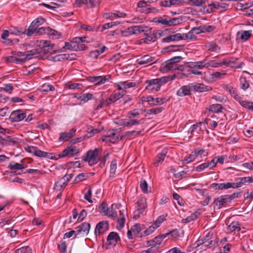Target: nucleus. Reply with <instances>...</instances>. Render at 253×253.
Listing matches in <instances>:
<instances>
[{
    "instance_id": "obj_1",
    "label": "nucleus",
    "mask_w": 253,
    "mask_h": 253,
    "mask_svg": "<svg viewBox=\"0 0 253 253\" xmlns=\"http://www.w3.org/2000/svg\"><path fill=\"white\" fill-rule=\"evenodd\" d=\"M100 149L95 148L94 150L88 151L85 155L82 157V159L84 162H88L89 165L92 166L99 161V152Z\"/></svg>"
},
{
    "instance_id": "obj_2",
    "label": "nucleus",
    "mask_w": 253,
    "mask_h": 253,
    "mask_svg": "<svg viewBox=\"0 0 253 253\" xmlns=\"http://www.w3.org/2000/svg\"><path fill=\"white\" fill-rule=\"evenodd\" d=\"M80 151V150L78 147L68 144L66 148L58 155V157L56 158L55 159L66 157H72L78 154Z\"/></svg>"
},
{
    "instance_id": "obj_3",
    "label": "nucleus",
    "mask_w": 253,
    "mask_h": 253,
    "mask_svg": "<svg viewBox=\"0 0 253 253\" xmlns=\"http://www.w3.org/2000/svg\"><path fill=\"white\" fill-rule=\"evenodd\" d=\"M40 48H38L39 51H40V54L43 53L44 54L48 52L52 53V51L55 52V45L51 43L50 41H41L40 44Z\"/></svg>"
},
{
    "instance_id": "obj_4",
    "label": "nucleus",
    "mask_w": 253,
    "mask_h": 253,
    "mask_svg": "<svg viewBox=\"0 0 253 253\" xmlns=\"http://www.w3.org/2000/svg\"><path fill=\"white\" fill-rule=\"evenodd\" d=\"M182 19L181 18H173L168 19L163 18V17H158L156 21L158 23H161L168 26H175L180 24L182 23Z\"/></svg>"
},
{
    "instance_id": "obj_5",
    "label": "nucleus",
    "mask_w": 253,
    "mask_h": 253,
    "mask_svg": "<svg viewBox=\"0 0 253 253\" xmlns=\"http://www.w3.org/2000/svg\"><path fill=\"white\" fill-rule=\"evenodd\" d=\"M109 229V223L107 221L99 222L96 225L94 234L96 236H103Z\"/></svg>"
},
{
    "instance_id": "obj_6",
    "label": "nucleus",
    "mask_w": 253,
    "mask_h": 253,
    "mask_svg": "<svg viewBox=\"0 0 253 253\" xmlns=\"http://www.w3.org/2000/svg\"><path fill=\"white\" fill-rule=\"evenodd\" d=\"M111 79L110 75H106L104 77L101 76L88 77L87 78V81L95 85L105 84Z\"/></svg>"
},
{
    "instance_id": "obj_7",
    "label": "nucleus",
    "mask_w": 253,
    "mask_h": 253,
    "mask_svg": "<svg viewBox=\"0 0 253 253\" xmlns=\"http://www.w3.org/2000/svg\"><path fill=\"white\" fill-rule=\"evenodd\" d=\"M223 89L228 91L233 98L238 101L240 104L243 101L242 97L240 95L236 88L228 84H223L222 86Z\"/></svg>"
},
{
    "instance_id": "obj_8",
    "label": "nucleus",
    "mask_w": 253,
    "mask_h": 253,
    "mask_svg": "<svg viewBox=\"0 0 253 253\" xmlns=\"http://www.w3.org/2000/svg\"><path fill=\"white\" fill-rule=\"evenodd\" d=\"M45 20L42 17H39L34 20L30 24L27 29L26 35L28 36H31L33 35V31H35L36 27H38L45 22Z\"/></svg>"
},
{
    "instance_id": "obj_9",
    "label": "nucleus",
    "mask_w": 253,
    "mask_h": 253,
    "mask_svg": "<svg viewBox=\"0 0 253 253\" xmlns=\"http://www.w3.org/2000/svg\"><path fill=\"white\" fill-rule=\"evenodd\" d=\"M26 117V113L21 110H17L11 112L9 118L12 122H17L23 120Z\"/></svg>"
},
{
    "instance_id": "obj_10",
    "label": "nucleus",
    "mask_w": 253,
    "mask_h": 253,
    "mask_svg": "<svg viewBox=\"0 0 253 253\" xmlns=\"http://www.w3.org/2000/svg\"><path fill=\"white\" fill-rule=\"evenodd\" d=\"M145 229V226L144 224L140 223H136L131 227V231L133 235L135 236H140V237H144L143 234L144 230Z\"/></svg>"
},
{
    "instance_id": "obj_11",
    "label": "nucleus",
    "mask_w": 253,
    "mask_h": 253,
    "mask_svg": "<svg viewBox=\"0 0 253 253\" xmlns=\"http://www.w3.org/2000/svg\"><path fill=\"white\" fill-rule=\"evenodd\" d=\"M120 238H105L102 240V247L106 249L113 248Z\"/></svg>"
},
{
    "instance_id": "obj_12",
    "label": "nucleus",
    "mask_w": 253,
    "mask_h": 253,
    "mask_svg": "<svg viewBox=\"0 0 253 253\" xmlns=\"http://www.w3.org/2000/svg\"><path fill=\"white\" fill-rule=\"evenodd\" d=\"M146 83L148 84L145 89L151 91H158L161 88V85L159 84L157 79L147 80Z\"/></svg>"
},
{
    "instance_id": "obj_13",
    "label": "nucleus",
    "mask_w": 253,
    "mask_h": 253,
    "mask_svg": "<svg viewBox=\"0 0 253 253\" xmlns=\"http://www.w3.org/2000/svg\"><path fill=\"white\" fill-rule=\"evenodd\" d=\"M191 84L192 91L202 92L211 91L212 89L211 87L205 85L203 84Z\"/></svg>"
},
{
    "instance_id": "obj_14",
    "label": "nucleus",
    "mask_w": 253,
    "mask_h": 253,
    "mask_svg": "<svg viewBox=\"0 0 253 253\" xmlns=\"http://www.w3.org/2000/svg\"><path fill=\"white\" fill-rule=\"evenodd\" d=\"M177 64L173 63L170 59L167 60L161 69V71L163 73H167L170 70H176Z\"/></svg>"
},
{
    "instance_id": "obj_15",
    "label": "nucleus",
    "mask_w": 253,
    "mask_h": 253,
    "mask_svg": "<svg viewBox=\"0 0 253 253\" xmlns=\"http://www.w3.org/2000/svg\"><path fill=\"white\" fill-rule=\"evenodd\" d=\"M119 132V131L118 129L110 130L107 132V134L110 138V142L114 143L119 140L122 139L123 136H121L120 137Z\"/></svg>"
},
{
    "instance_id": "obj_16",
    "label": "nucleus",
    "mask_w": 253,
    "mask_h": 253,
    "mask_svg": "<svg viewBox=\"0 0 253 253\" xmlns=\"http://www.w3.org/2000/svg\"><path fill=\"white\" fill-rule=\"evenodd\" d=\"M76 129L72 128L68 132H61L60 133L59 141H67L71 138L75 134Z\"/></svg>"
},
{
    "instance_id": "obj_17",
    "label": "nucleus",
    "mask_w": 253,
    "mask_h": 253,
    "mask_svg": "<svg viewBox=\"0 0 253 253\" xmlns=\"http://www.w3.org/2000/svg\"><path fill=\"white\" fill-rule=\"evenodd\" d=\"M191 86V84H189L188 85L182 86L177 90V95L179 96H185L190 95L191 91H192Z\"/></svg>"
},
{
    "instance_id": "obj_18",
    "label": "nucleus",
    "mask_w": 253,
    "mask_h": 253,
    "mask_svg": "<svg viewBox=\"0 0 253 253\" xmlns=\"http://www.w3.org/2000/svg\"><path fill=\"white\" fill-rule=\"evenodd\" d=\"M226 195H223L216 198L214 200L213 203L218 209L221 208L224 204L230 203L228 199L226 197Z\"/></svg>"
},
{
    "instance_id": "obj_19",
    "label": "nucleus",
    "mask_w": 253,
    "mask_h": 253,
    "mask_svg": "<svg viewBox=\"0 0 253 253\" xmlns=\"http://www.w3.org/2000/svg\"><path fill=\"white\" fill-rule=\"evenodd\" d=\"M90 227L89 223L84 222L78 226L76 228V231L77 234L83 233V235H87L89 232Z\"/></svg>"
},
{
    "instance_id": "obj_20",
    "label": "nucleus",
    "mask_w": 253,
    "mask_h": 253,
    "mask_svg": "<svg viewBox=\"0 0 253 253\" xmlns=\"http://www.w3.org/2000/svg\"><path fill=\"white\" fill-rule=\"evenodd\" d=\"M185 64L187 65V67L190 68H198L199 69H202L203 68H206V59L198 62H186Z\"/></svg>"
},
{
    "instance_id": "obj_21",
    "label": "nucleus",
    "mask_w": 253,
    "mask_h": 253,
    "mask_svg": "<svg viewBox=\"0 0 253 253\" xmlns=\"http://www.w3.org/2000/svg\"><path fill=\"white\" fill-rule=\"evenodd\" d=\"M203 125V123L202 122H200L196 124L192 125L191 127L189 129L188 133L191 134V135L189 137H192L194 135V133L196 132L197 133H199L200 131H203L201 126Z\"/></svg>"
},
{
    "instance_id": "obj_22",
    "label": "nucleus",
    "mask_w": 253,
    "mask_h": 253,
    "mask_svg": "<svg viewBox=\"0 0 253 253\" xmlns=\"http://www.w3.org/2000/svg\"><path fill=\"white\" fill-rule=\"evenodd\" d=\"M161 243V238H153L147 241V245L148 247H150L151 248L156 250L160 248Z\"/></svg>"
},
{
    "instance_id": "obj_23",
    "label": "nucleus",
    "mask_w": 253,
    "mask_h": 253,
    "mask_svg": "<svg viewBox=\"0 0 253 253\" xmlns=\"http://www.w3.org/2000/svg\"><path fill=\"white\" fill-rule=\"evenodd\" d=\"M167 99L165 97L164 98H154L152 96H149L147 97V101L150 102L151 104L153 105H158L163 104L167 101Z\"/></svg>"
},
{
    "instance_id": "obj_24",
    "label": "nucleus",
    "mask_w": 253,
    "mask_h": 253,
    "mask_svg": "<svg viewBox=\"0 0 253 253\" xmlns=\"http://www.w3.org/2000/svg\"><path fill=\"white\" fill-rule=\"evenodd\" d=\"M181 40H182V34L177 33L163 38L162 41L163 42H170L178 41Z\"/></svg>"
},
{
    "instance_id": "obj_25",
    "label": "nucleus",
    "mask_w": 253,
    "mask_h": 253,
    "mask_svg": "<svg viewBox=\"0 0 253 253\" xmlns=\"http://www.w3.org/2000/svg\"><path fill=\"white\" fill-rule=\"evenodd\" d=\"M154 57L150 56L149 55H145L143 56L138 58L136 60V62L139 65H144L149 64V63L153 61Z\"/></svg>"
},
{
    "instance_id": "obj_26",
    "label": "nucleus",
    "mask_w": 253,
    "mask_h": 253,
    "mask_svg": "<svg viewBox=\"0 0 253 253\" xmlns=\"http://www.w3.org/2000/svg\"><path fill=\"white\" fill-rule=\"evenodd\" d=\"M137 207L136 210L138 213H143L147 207V203L145 199L140 198L137 202Z\"/></svg>"
},
{
    "instance_id": "obj_27",
    "label": "nucleus",
    "mask_w": 253,
    "mask_h": 253,
    "mask_svg": "<svg viewBox=\"0 0 253 253\" xmlns=\"http://www.w3.org/2000/svg\"><path fill=\"white\" fill-rule=\"evenodd\" d=\"M26 57H25V58L26 61H27L33 58L38 57V55L40 54V51H39L38 48H37L26 51Z\"/></svg>"
},
{
    "instance_id": "obj_28",
    "label": "nucleus",
    "mask_w": 253,
    "mask_h": 253,
    "mask_svg": "<svg viewBox=\"0 0 253 253\" xmlns=\"http://www.w3.org/2000/svg\"><path fill=\"white\" fill-rule=\"evenodd\" d=\"M228 186H229V185L227 184V182L222 183H213L210 185V188L214 190H222L223 189H227Z\"/></svg>"
},
{
    "instance_id": "obj_29",
    "label": "nucleus",
    "mask_w": 253,
    "mask_h": 253,
    "mask_svg": "<svg viewBox=\"0 0 253 253\" xmlns=\"http://www.w3.org/2000/svg\"><path fill=\"white\" fill-rule=\"evenodd\" d=\"M34 155L38 157L46 158H49L50 159H54V158H53L51 156L52 155L51 153H47V152H45L41 151V150L39 149L37 147V150H35Z\"/></svg>"
},
{
    "instance_id": "obj_30",
    "label": "nucleus",
    "mask_w": 253,
    "mask_h": 253,
    "mask_svg": "<svg viewBox=\"0 0 253 253\" xmlns=\"http://www.w3.org/2000/svg\"><path fill=\"white\" fill-rule=\"evenodd\" d=\"M167 151L166 150H163L161 153H159L156 158L154 164L158 166L160 163H162L167 155Z\"/></svg>"
},
{
    "instance_id": "obj_31",
    "label": "nucleus",
    "mask_w": 253,
    "mask_h": 253,
    "mask_svg": "<svg viewBox=\"0 0 253 253\" xmlns=\"http://www.w3.org/2000/svg\"><path fill=\"white\" fill-rule=\"evenodd\" d=\"M237 36H240V39L246 41L248 40L252 36V31H241L237 33Z\"/></svg>"
},
{
    "instance_id": "obj_32",
    "label": "nucleus",
    "mask_w": 253,
    "mask_h": 253,
    "mask_svg": "<svg viewBox=\"0 0 253 253\" xmlns=\"http://www.w3.org/2000/svg\"><path fill=\"white\" fill-rule=\"evenodd\" d=\"M126 16V14L123 12H118V13H106L104 14L103 17L105 19H111L113 17H116L118 18H121V17H125Z\"/></svg>"
},
{
    "instance_id": "obj_33",
    "label": "nucleus",
    "mask_w": 253,
    "mask_h": 253,
    "mask_svg": "<svg viewBox=\"0 0 253 253\" xmlns=\"http://www.w3.org/2000/svg\"><path fill=\"white\" fill-rule=\"evenodd\" d=\"M211 238L206 239V243L205 247H208L214 249L216 246H218V241L217 238H214V240H211Z\"/></svg>"
},
{
    "instance_id": "obj_34",
    "label": "nucleus",
    "mask_w": 253,
    "mask_h": 253,
    "mask_svg": "<svg viewBox=\"0 0 253 253\" xmlns=\"http://www.w3.org/2000/svg\"><path fill=\"white\" fill-rule=\"evenodd\" d=\"M11 143H16V141L12 137L6 136L4 138L0 137V144L3 145H10Z\"/></svg>"
},
{
    "instance_id": "obj_35",
    "label": "nucleus",
    "mask_w": 253,
    "mask_h": 253,
    "mask_svg": "<svg viewBox=\"0 0 253 253\" xmlns=\"http://www.w3.org/2000/svg\"><path fill=\"white\" fill-rule=\"evenodd\" d=\"M106 48V47L103 45L100 49H96L91 51L89 56L92 58H97L100 54L104 52Z\"/></svg>"
},
{
    "instance_id": "obj_36",
    "label": "nucleus",
    "mask_w": 253,
    "mask_h": 253,
    "mask_svg": "<svg viewBox=\"0 0 253 253\" xmlns=\"http://www.w3.org/2000/svg\"><path fill=\"white\" fill-rule=\"evenodd\" d=\"M194 30L193 29L188 33L182 34V37L183 40H194L197 38L196 35L194 34Z\"/></svg>"
},
{
    "instance_id": "obj_37",
    "label": "nucleus",
    "mask_w": 253,
    "mask_h": 253,
    "mask_svg": "<svg viewBox=\"0 0 253 253\" xmlns=\"http://www.w3.org/2000/svg\"><path fill=\"white\" fill-rule=\"evenodd\" d=\"M126 93V91L123 90L121 92H118L111 94L110 96V100H111L112 102H115L117 100L122 98L125 94Z\"/></svg>"
},
{
    "instance_id": "obj_38",
    "label": "nucleus",
    "mask_w": 253,
    "mask_h": 253,
    "mask_svg": "<svg viewBox=\"0 0 253 253\" xmlns=\"http://www.w3.org/2000/svg\"><path fill=\"white\" fill-rule=\"evenodd\" d=\"M220 64H221V67L223 65H225L227 67L233 68L235 67L236 62L231 61L229 59L224 58L222 61H220Z\"/></svg>"
},
{
    "instance_id": "obj_39",
    "label": "nucleus",
    "mask_w": 253,
    "mask_h": 253,
    "mask_svg": "<svg viewBox=\"0 0 253 253\" xmlns=\"http://www.w3.org/2000/svg\"><path fill=\"white\" fill-rule=\"evenodd\" d=\"M146 28V27H144L141 25H137V26H132L131 27V29L132 31V33H133V34L137 35V34L141 33L142 32H145L144 28Z\"/></svg>"
},
{
    "instance_id": "obj_40",
    "label": "nucleus",
    "mask_w": 253,
    "mask_h": 253,
    "mask_svg": "<svg viewBox=\"0 0 253 253\" xmlns=\"http://www.w3.org/2000/svg\"><path fill=\"white\" fill-rule=\"evenodd\" d=\"M9 33L11 35H20L25 34V30L22 28H18L16 27H12L9 30Z\"/></svg>"
},
{
    "instance_id": "obj_41",
    "label": "nucleus",
    "mask_w": 253,
    "mask_h": 253,
    "mask_svg": "<svg viewBox=\"0 0 253 253\" xmlns=\"http://www.w3.org/2000/svg\"><path fill=\"white\" fill-rule=\"evenodd\" d=\"M241 230L240 227L239 226V224L237 222L231 223L227 228L228 232H233V231H239Z\"/></svg>"
},
{
    "instance_id": "obj_42",
    "label": "nucleus",
    "mask_w": 253,
    "mask_h": 253,
    "mask_svg": "<svg viewBox=\"0 0 253 253\" xmlns=\"http://www.w3.org/2000/svg\"><path fill=\"white\" fill-rule=\"evenodd\" d=\"M210 67L212 68H218L221 67V64H220V61H218L215 60L207 61V60H206V68H209Z\"/></svg>"
},
{
    "instance_id": "obj_43",
    "label": "nucleus",
    "mask_w": 253,
    "mask_h": 253,
    "mask_svg": "<svg viewBox=\"0 0 253 253\" xmlns=\"http://www.w3.org/2000/svg\"><path fill=\"white\" fill-rule=\"evenodd\" d=\"M158 228V226L156 225L154 223L150 226L147 229H145L144 230V233L143 235L144 237L149 235L152 232H153L157 228Z\"/></svg>"
},
{
    "instance_id": "obj_44",
    "label": "nucleus",
    "mask_w": 253,
    "mask_h": 253,
    "mask_svg": "<svg viewBox=\"0 0 253 253\" xmlns=\"http://www.w3.org/2000/svg\"><path fill=\"white\" fill-rule=\"evenodd\" d=\"M89 177V173H81L78 174L75 178V183H78L84 181Z\"/></svg>"
},
{
    "instance_id": "obj_45",
    "label": "nucleus",
    "mask_w": 253,
    "mask_h": 253,
    "mask_svg": "<svg viewBox=\"0 0 253 253\" xmlns=\"http://www.w3.org/2000/svg\"><path fill=\"white\" fill-rule=\"evenodd\" d=\"M239 184H240V187H242L244 184H245L247 182L253 183V178L251 176L239 177L238 178Z\"/></svg>"
},
{
    "instance_id": "obj_46",
    "label": "nucleus",
    "mask_w": 253,
    "mask_h": 253,
    "mask_svg": "<svg viewBox=\"0 0 253 253\" xmlns=\"http://www.w3.org/2000/svg\"><path fill=\"white\" fill-rule=\"evenodd\" d=\"M223 107L219 104H213L210 106V111L214 113L221 112Z\"/></svg>"
},
{
    "instance_id": "obj_47",
    "label": "nucleus",
    "mask_w": 253,
    "mask_h": 253,
    "mask_svg": "<svg viewBox=\"0 0 253 253\" xmlns=\"http://www.w3.org/2000/svg\"><path fill=\"white\" fill-rule=\"evenodd\" d=\"M240 84L241 88L243 90H246L250 86L249 83L247 81L246 78L244 77H240Z\"/></svg>"
},
{
    "instance_id": "obj_48",
    "label": "nucleus",
    "mask_w": 253,
    "mask_h": 253,
    "mask_svg": "<svg viewBox=\"0 0 253 253\" xmlns=\"http://www.w3.org/2000/svg\"><path fill=\"white\" fill-rule=\"evenodd\" d=\"M8 168L11 170L22 169L25 168V167L23 165L17 163H10L8 165Z\"/></svg>"
},
{
    "instance_id": "obj_49",
    "label": "nucleus",
    "mask_w": 253,
    "mask_h": 253,
    "mask_svg": "<svg viewBox=\"0 0 253 253\" xmlns=\"http://www.w3.org/2000/svg\"><path fill=\"white\" fill-rule=\"evenodd\" d=\"M170 235L171 237H179V235L178 231L177 230H173L168 233L159 235L156 237H166Z\"/></svg>"
},
{
    "instance_id": "obj_50",
    "label": "nucleus",
    "mask_w": 253,
    "mask_h": 253,
    "mask_svg": "<svg viewBox=\"0 0 253 253\" xmlns=\"http://www.w3.org/2000/svg\"><path fill=\"white\" fill-rule=\"evenodd\" d=\"M82 38H75L73 39V40L71 42V43L73 47V50L78 51L79 49V42H82Z\"/></svg>"
},
{
    "instance_id": "obj_51",
    "label": "nucleus",
    "mask_w": 253,
    "mask_h": 253,
    "mask_svg": "<svg viewBox=\"0 0 253 253\" xmlns=\"http://www.w3.org/2000/svg\"><path fill=\"white\" fill-rule=\"evenodd\" d=\"M164 110V108L160 107H156L154 108H152L150 109H148L146 111V113L147 114L151 115V114H158L162 112V111Z\"/></svg>"
},
{
    "instance_id": "obj_52",
    "label": "nucleus",
    "mask_w": 253,
    "mask_h": 253,
    "mask_svg": "<svg viewBox=\"0 0 253 253\" xmlns=\"http://www.w3.org/2000/svg\"><path fill=\"white\" fill-rule=\"evenodd\" d=\"M62 180L63 179L61 178L60 180L55 183L54 189L60 190L61 189H63L67 185L66 182L64 181H62Z\"/></svg>"
},
{
    "instance_id": "obj_53",
    "label": "nucleus",
    "mask_w": 253,
    "mask_h": 253,
    "mask_svg": "<svg viewBox=\"0 0 253 253\" xmlns=\"http://www.w3.org/2000/svg\"><path fill=\"white\" fill-rule=\"evenodd\" d=\"M197 157V153L194 151L191 153L188 158L183 160V161L184 163L189 164L195 160Z\"/></svg>"
},
{
    "instance_id": "obj_54",
    "label": "nucleus",
    "mask_w": 253,
    "mask_h": 253,
    "mask_svg": "<svg viewBox=\"0 0 253 253\" xmlns=\"http://www.w3.org/2000/svg\"><path fill=\"white\" fill-rule=\"evenodd\" d=\"M47 34L52 36L55 39H58L61 36V33L60 32L49 27L47 28Z\"/></svg>"
},
{
    "instance_id": "obj_55",
    "label": "nucleus",
    "mask_w": 253,
    "mask_h": 253,
    "mask_svg": "<svg viewBox=\"0 0 253 253\" xmlns=\"http://www.w3.org/2000/svg\"><path fill=\"white\" fill-rule=\"evenodd\" d=\"M206 0H189L190 5L193 6H201L205 3Z\"/></svg>"
},
{
    "instance_id": "obj_56",
    "label": "nucleus",
    "mask_w": 253,
    "mask_h": 253,
    "mask_svg": "<svg viewBox=\"0 0 253 253\" xmlns=\"http://www.w3.org/2000/svg\"><path fill=\"white\" fill-rule=\"evenodd\" d=\"M58 247L61 253H67V244L65 241L61 240Z\"/></svg>"
},
{
    "instance_id": "obj_57",
    "label": "nucleus",
    "mask_w": 253,
    "mask_h": 253,
    "mask_svg": "<svg viewBox=\"0 0 253 253\" xmlns=\"http://www.w3.org/2000/svg\"><path fill=\"white\" fill-rule=\"evenodd\" d=\"M140 186L142 191L144 193H147L148 191V184L146 181L144 179H141L140 181Z\"/></svg>"
},
{
    "instance_id": "obj_58",
    "label": "nucleus",
    "mask_w": 253,
    "mask_h": 253,
    "mask_svg": "<svg viewBox=\"0 0 253 253\" xmlns=\"http://www.w3.org/2000/svg\"><path fill=\"white\" fill-rule=\"evenodd\" d=\"M183 47L182 45H171L165 48V50L168 52H174L179 51L180 48Z\"/></svg>"
},
{
    "instance_id": "obj_59",
    "label": "nucleus",
    "mask_w": 253,
    "mask_h": 253,
    "mask_svg": "<svg viewBox=\"0 0 253 253\" xmlns=\"http://www.w3.org/2000/svg\"><path fill=\"white\" fill-rule=\"evenodd\" d=\"M35 31H32L33 34L35 33L38 35H42L44 34H47V28H45L44 27H36Z\"/></svg>"
},
{
    "instance_id": "obj_60",
    "label": "nucleus",
    "mask_w": 253,
    "mask_h": 253,
    "mask_svg": "<svg viewBox=\"0 0 253 253\" xmlns=\"http://www.w3.org/2000/svg\"><path fill=\"white\" fill-rule=\"evenodd\" d=\"M81 100L84 103L87 102L89 100L93 99V94L90 93L84 94L82 96H80Z\"/></svg>"
},
{
    "instance_id": "obj_61",
    "label": "nucleus",
    "mask_w": 253,
    "mask_h": 253,
    "mask_svg": "<svg viewBox=\"0 0 253 253\" xmlns=\"http://www.w3.org/2000/svg\"><path fill=\"white\" fill-rule=\"evenodd\" d=\"M127 120V127H130L134 125H138L140 124L141 120L136 119H132L130 117Z\"/></svg>"
},
{
    "instance_id": "obj_62",
    "label": "nucleus",
    "mask_w": 253,
    "mask_h": 253,
    "mask_svg": "<svg viewBox=\"0 0 253 253\" xmlns=\"http://www.w3.org/2000/svg\"><path fill=\"white\" fill-rule=\"evenodd\" d=\"M104 214L112 217H116L117 216V213L112 207L108 208Z\"/></svg>"
},
{
    "instance_id": "obj_63",
    "label": "nucleus",
    "mask_w": 253,
    "mask_h": 253,
    "mask_svg": "<svg viewBox=\"0 0 253 253\" xmlns=\"http://www.w3.org/2000/svg\"><path fill=\"white\" fill-rule=\"evenodd\" d=\"M2 91H4L9 93H11L13 89V86L10 84H4L2 87H0Z\"/></svg>"
},
{
    "instance_id": "obj_64",
    "label": "nucleus",
    "mask_w": 253,
    "mask_h": 253,
    "mask_svg": "<svg viewBox=\"0 0 253 253\" xmlns=\"http://www.w3.org/2000/svg\"><path fill=\"white\" fill-rule=\"evenodd\" d=\"M240 105L253 111V102L243 100Z\"/></svg>"
}]
</instances>
